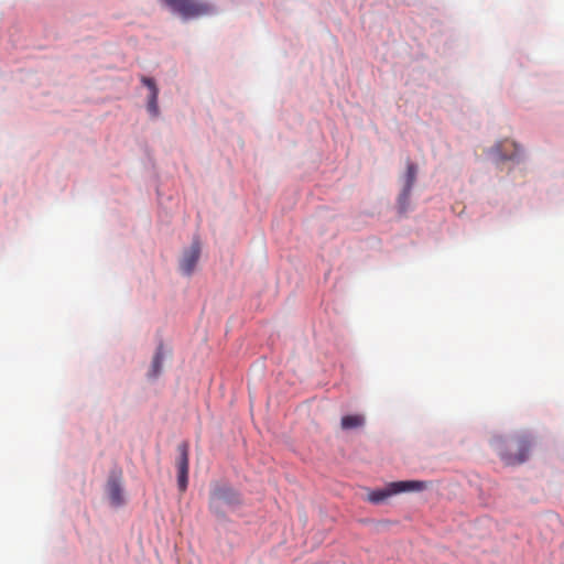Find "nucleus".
I'll return each mask as SVG.
<instances>
[{"mask_svg": "<svg viewBox=\"0 0 564 564\" xmlns=\"http://www.w3.org/2000/svg\"><path fill=\"white\" fill-rule=\"evenodd\" d=\"M173 12L178 13L183 19H194L210 14L214 9L209 3L199 0H161Z\"/></svg>", "mask_w": 564, "mask_h": 564, "instance_id": "7ed1b4c3", "label": "nucleus"}, {"mask_svg": "<svg viewBox=\"0 0 564 564\" xmlns=\"http://www.w3.org/2000/svg\"><path fill=\"white\" fill-rule=\"evenodd\" d=\"M429 487V482L422 480H401L392 481L384 488L372 490L368 494V501L380 503L393 495L408 491H422Z\"/></svg>", "mask_w": 564, "mask_h": 564, "instance_id": "f03ea898", "label": "nucleus"}, {"mask_svg": "<svg viewBox=\"0 0 564 564\" xmlns=\"http://www.w3.org/2000/svg\"><path fill=\"white\" fill-rule=\"evenodd\" d=\"M491 445L506 465L513 466L527 460L531 448V441L524 435L512 437L498 436L492 440Z\"/></svg>", "mask_w": 564, "mask_h": 564, "instance_id": "f257e3e1", "label": "nucleus"}, {"mask_svg": "<svg viewBox=\"0 0 564 564\" xmlns=\"http://www.w3.org/2000/svg\"><path fill=\"white\" fill-rule=\"evenodd\" d=\"M107 494L112 506L120 507L124 502L121 471H112L107 480Z\"/></svg>", "mask_w": 564, "mask_h": 564, "instance_id": "39448f33", "label": "nucleus"}, {"mask_svg": "<svg viewBox=\"0 0 564 564\" xmlns=\"http://www.w3.org/2000/svg\"><path fill=\"white\" fill-rule=\"evenodd\" d=\"M199 256H200V242L197 238H195L192 241L189 248L184 251L181 262H180V268L184 274L191 275L194 272L195 267L198 262Z\"/></svg>", "mask_w": 564, "mask_h": 564, "instance_id": "423d86ee", "label": "nucleus"}, {"mask_svg": "<svg viewBox=\"0 0 564 564\" xmlns=\"http://www.w3.org/2000/svg\"><path fill=\"white\" fill-rule=\"evenodd\" d=\"M365 424V416L361 414L345 415L341 417L340 426L343 430H352L361 427Z\"/></svg>", "mask_w": 564, "mask_h": 564, "instance_id": "1a4fd4ad", "label": "nucleus"}, {"mask_svg": "<svg viewBox=\"0 0 564 564\" xmlns=\"http://www.w3.org/2000/svg\"><path fill=\"white\" fill-rule=\"evenodd\" d=\"M417 167L414 163L408 162L406 164V173L403 187L413 188V185L416 181Z\"/></svg>", "mask_w": 564, "mask_h": 564, "instance_id": "9b49d317", "label": "nucleus"}, {"mask_svg": "<svg viewBox=\"0 0 564 564\" xmlns=\"http://www.w3.org/2000/svg\"><path fill=\"white\" fill-rule=\"evenodd\" d=\"M180 457L177 460V469L178 471H188L189 466V448L187 443H182L178 445Z\"/></svg>", "mask_w": 564, "mask_h": 564, "instance_id": "9d476101", "label": "nucleus"}, {"mask_svg": "<svg viewBox=\"0 0 564 564\" xmlns=\"http://www.w3.org/2000/svg\"><path fill=\"white\" fill-rule=\"evenodd\" d=\"M411 188L403 187L398 197V208L401 214L408 212L410 205Z\"/></svg>", "mask_w": 564, "mask_h": 564, "instance_id": "f8f14e48", "label": "nucleus"}, {"mask_svg": "<svg viewBox=\"0 0 564 564\" xmlns=\"http://www.w3.org/2000/svg\"><path fill=\"white\" fill-rule=\"evenodd\" d=\"M220 503L238 506L240 503V497L231 487L216 486L210 495V508L214 511H218Z\"/></svg>", "mask_w": 564, "mask_h": 564, "instance_id": "20e7f679", "label": "nucleus"}, {"mask_svg": "<svg viewBox=\"0 0 564 564\" xmlns=\"http://www.w3.org/2000/svg\"><path fill=\"white\" fill-rule=\"evenodd\" d=\"M141 80L143 85H145L150 89V96L148 99V111L152 117H158L160 113L158 105L159 89L152 78L143 76Z\"/></svg>", "mask_w": 564, "mask_h": 564, "instance_id": "0eeeda50", "label": "nucleus"}, {"mask_svg": "<svg viewBox=\"0 0 564 564\" xmlns=\"http://www.w3.org/2000/svg\"><path fill=\"white\" fill-rule=\"evenodd\" d=\"M163 358H164V356H163V346L160 345L156 348V351H155L153 360H152L151 369H150V371L148 373V376L150 378L155 379V378L159 377V375L162 371Z\"/></svg>", "mask_w": 564, "mask_h": 564, "instance_id": "6e6552de", "label": "nucleus"}, {"mask_svg": "<svg viewBox=\"0 0 564 564\" xmlns=\"http://www.w3.org/2000/svg\"><path fill=\"white\" fill-rule=\"evenodd\" d=\"M177 484H178V488L182 492H184L187 488V484H188V471H178V477H177Z\"/></svg>", "mask_w": 564, "mask_h": 564, "instance_id": "ddd939ff", "label": "nucleus"}]
</instances>
